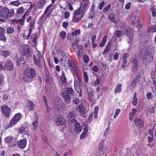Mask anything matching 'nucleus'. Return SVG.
Listing matches in <instances>:
<instances>
[{
    "label": "nucleus",
    "instance_id": "obj_48",
    "mask_svg": "<svg viewBox=\"0 0 156 156\" xmlns=\"http://www.w3.org/2000/svg\"><path fill=\"white\" fill-rule=\"evenodd\" d=\"M115 34L117 37H119L122 35V33L120 30H117L115 31Z\"/></svg>",
    "mask_w": 156,
    "mask_h": 156
},
{
    "label": "nucleus",
    "instance_id": "obj_34",
    "mask_svg": "<svg viewBox=\"0 0 156 156\" xmlns=\"http://www.w3.org/2000/svg\"><path fill=\"white\" fill-rule=\"evenodd\" d=\"M110 49V43L109 42L107 45L103 53L105 54L106 53H108Z\"/></svg>",
    "mask_w": 156,
    "mask_h": 156
},
{
    "label": "nucleus",
    "instance_id": "obj_53",
    "mask_svg": "<svg viewBox=\"0 0 156 156\" xmlns=\"http://www.w3.org/2000/svg\"><path fill=\"white\" fill-rule=\"evenodd\" d=\"M110 129V127L109 126H108L107 128L105 130L104 133V135L106 136L108 133Z\"/></svg>",
    "mask_w": 156,
    "mask_h": 156
},
{
    "label": "nucleus",
    "instance_id": "obj_45",
    "mask_svg": "<svg viewBox=\"0 0 156 156\" xmlns=\"http://www.w3.org/2000/svg\"><path fill=\"white\" fill-rule=\"evenodd\" d=\"M150 10L151 11L153 16V17L156 16V12L155 9L154 8L153 6H152L150 8Z\"/></svg>",
    "mask_w": 156,
    "mask_h": 156
},
{
    "label": "nucleus",
    "instance_id": "obj_13",
    "mask_svg": "<svg viewBox=\"0 0 156 156\" xmlns=\"http://www.w3.org/2000/svg\"><path fill=\"white\" fill-rule=\"evenodd\" d=\"M57 123L56 125H64L66 123L65 119L62 117L59 116L57 118L55 121Z\"/></svg>",
    "mask_w": 156,
    "mask_h": 156
},
{
    "label": "nucleus",
    "instance_id": "obj_59",
    "mask_svg": "<svg viewBox=\"0 0 156 156\" xmlns=\"http://www.w3.org/2000/svg\"><path fill=\"white\" fill-rule=\"evenodd\" d=\"M73 35L70 34H68L67 35V39L70 41H72L73 39Z\"/></svg>",
    "mask_w": 156,
    "mask_h": 156
},
{
    "label": "nucleus",
    "instance_id": "obj_31",
    "mask_svg": "<svg viewBox=\"0 0 156 156\" xmlns=\"http://www.w3.org/2000/svg\"><path fill=\"white\" fill-rule=\"evenodd\" d=\"M78 110L79 112L82 114L84 113L85 112L84 108L83 106L81 105H80L78 108Z\"/></svg>",
    "mask_w": 156,
    "mask_h": 156
},
{
    "label": "nucleus",
    "instance_id": "obj_50",
    "mask_svg": "<svg viewBox=\"0 0 156 156\" xmlns=\"http://www.w3.org/2000/svg\"><path fill=\"white\" fill-rule=\"evenodd\" d=\"M149 112L151 114H154V108L153 106L150 107L148 108Z\"/></svg>",
    "mask_w": 156,
    "mask_h": 156
},
{
    "label": "nucleus",
    "instance_id": "obj_32",
    "mask_svg": "<svg viewBox=\"0 0 156 156\" xmlns=\"http://www.w3.org/2000/svg\"><path fill=\"white\" fill-rule=\"evenodd\" d=\"M88 3V2H83L81 3L80 7L82 8L84 10H86L87 9V5Z\"/></svg>",
    "mask_w": 156,
    "mask_h": 156
},
{
    "label": "nucleus",
    "instance_id": "obj_20",
    "mask_svg": "<svg viewBox=\"0 0 156 156\" xmlns=\"http://www.w3.org/2000/svg\"><path fill=\"white\" fill-rule=\"evenodd\" d=\"M59 55L60 56L61 61H65L67 60V57L64 52L62 51H60L59 52Z\"/></svg>",
    "mask_w": 156,
    "mask_h": 156
},
{
    "label": "nucleus",
    "instance_id": "obj_26",
    "mask_svg": "<svg viewBox=\"0 0 156 156\" xmlns=\"http://www.w3.org/2000/svg\"><path fill=\"white\" fill-rule=\"evenodd\" d=\"M138 101V99L136 98V93L135 92L134 93L133 96L132 104L133 105H137Z\"/></svg>",
    "mask_w": 156,
    "mask_h": 156
},
{
    "label": "nucleus",
    "instance_id": "obj_11",
    "mask_svg": "<svg viewBox=\"0 0 156 156\" xmlns=\"http://www.w3.org/2000/svg\"><path fill=\"white\" fill-rule=\"evenodd\" d=\"M33 58L34 60L35 64L37 65L38 66H39L41 62L42 61L41 55L38 53L36 56L34 55Z\"/></svg>",
    "mask_w": 156,
    "mask_h": 156
},
{
    "label": "nucleus",
    "instance_id": "obj_51",
    "mask_svg": "<svg viewBox=\"0 0 156 156\" xmlns=\"http://www.w3.org/2000/svg\"><path fill=\"white\" fill-rule=\"evenodd\" d=\"M154 126H153L152 128L149 130V133L151 136H154L153 131L154 129Z\"/></svg>",
    "mask_w": 156,
    "mask_h": 156
},
{
    "label": "nucleus",
    "instance_id": "obj_7",
    "mask_svg": "<svg viewBox=\"0 0 156 156\" xmlns=\"http://www.w3.org/2000/svg\"><path fill=\"white\" fill-rule=\"evenodd\" d=\"M75 77V76H74ZM75 80H76L74 83V86L76 91L80 92L81 89L80 86L82 84V81L81 80L78 76H75Z\"/></svg>",
    "mask_w": 156,
    "mask_h": 156
},
{
    "label": "nucleus",
    "instance_id": "obj_43",
    "mask_svg": "<svg viewBox=\"0 0 156 156\" xmlns=\"http://www.w3.org/2000/svg\"><path fill=\"white\" fill-rule=\"evenodd\" d=\"M66 35V32L64 31H62L59 34L60 37H61L62 39H64L65 38Z\"/></svg>",
    "mask_w": 156,
    "mask_h": 156
},
{
    "label": "nucleus",
    "instance_id": "obj_52",
    "mask_svg": "<svg viewBox=\"0 0 156 156\" xmlns=\"http://www.w3.org/2000/svg\"><path fill=\"white\" fill-rule=\"evenodd\" d=\"M147 96L148 100L151 99L153 97V95L150 92H148L147 94Z\"/></svg>",
    "mask_w": 156,
    "mask_h": 156
},
{
    "label": "nucleus",
    "instance_id": "obj_8",
    "mask_svg": "<svg viewBox=\"0 0 156 156\" xmlns=\"http://www.w3.org/2000/svg\"><path fill=\"white\" fill-rule=\"evenodd\" d=\"M23 53L26 57H30L32 54V51L28 45H25L23 46Z\"/></svg>",
    "mask_w": 156,
    "mask_h": 156
},
{
    "label": "nucleus",
    "instance_id": "obj_14",
    "mask_svg": "<svg viewBox=\"0 0 156 156\" xmlns=\"http://www.w3.org/2000/svg\"><path fill=\"white\" fill-rule=\"evenodd\" d=\"M138 68V61L136 58L134 59L132 62V69L133 72L137 70Z\"/></svg>",
    "mask_w": 156,
    "mask_h": 156
},
{
    "label": "nucleus",
    "instance_id": "obj_47",
    "mask_svg": "<svg viewBox=\"0 0 156 156\" xmlns=\"http://www.w3.org/2000/svg\"><path fill=\"white\" fill-rule=\"evenodd\" d=\"M83 61L85 63H87L89 60V58L87 55H84L83 57Z\"/></svg>",
    "mask_w": 156,
    "mask_h": 156
},
{
    "label": "nucleus",
    "instance_id": "obj_17",
    "mask_svg": "<svg viewBox=\"0 0 156 156\" xmlns=\"http://www.w3.org/2000/svg\"><path fill=\"white\" fill-rule=\"evenodd\" d=\"M134 122L136 126L139 128L141 127L144 126L143 121L141 119H134Z\"/></svg>",
    "mask_w": 156,
    "mask_h": 156
},
{
    "label": "nucleus",
    "instance_id": "obj_56",
    "mask_svg": "<svg viewBox=\"0 0 156 156\" xmlns=\"http://www.w3.org/2000/svg\"><path fill=\"white\" fill-rule=\"evenodd\" d=\"M129 55L127 53H125L122 56V60H126V59L128 58L129 57Z\"/></svg>",
    "mask_w": 156,
    "mask_h": 156
},
{
    "label": "nucleus",
    "instance_id": "obj_33",
    "mask_svg": "<svg viewBox=\"0 0 156 156\" xmlns=\"http://www.w3.org/2000/svg\"><path fill=\"white\" fill-rule=\"evenodd\" d=\"M65 91L67 92V93H69L70 94H72L74 92L73 89L70 87L65 88Z\"/></svg>",
    "mask_w": 156,
    "mask_h": 156
},
{
    "label": "nucleus",
    "instance_id": "obj_57",
    "mask_svg": "<svg viewBox=\"0 0 156 156\" xmlns=\"http://www.w3.org/2000/svg\"><path fill=\"white\" fill-rule=\"evenodd\" d=\"M105 3V2L103 1L100 4L98 7V9H99L101 10L102 9L104 6Z\"/></svg>",
    "mask_w": 156,
    "mask_h": 156
},
{
    "label": "nucleus",
    "instance_id": "obj_29",
    "mask_svg": "<svg viewBox=\"0 0 156 156\" xmlns=\"http://www.w3.org/2000/svg\"><path fill=\"white\" fill-rule=\"evenodd\" d=\"M27 106L29 109L30 110L33 109L34 107V105L33 102L30 101H28Z\"/></svg>",
    "mask_w": 156,
    "mask_h": 156
},
{
    "label": "nucleus",
    "instance_id": "obj_41",
    "mask_svg": "<svg viewBox=\"0 0 156 156\" xmlns=\"http://www.w3.org/2000/svg\"><path fill=\"white\" fill-rule=\"evenodd\" d=\"M76 116L75 112H68L67 116L69 118L74 117Z\"/></svg>",
    "mask_w": 156,
    "mask_h": 156
},
{
    "label": "nucleus",
    "instance_id": "obj_23",
    "mask_svg": "<svg viewBox=\"0 0 156 156\" xmlns=\"http://www.w3.org/2000/svg\"><path fill=\"white\" fill-rule=\"evenodd\" d=\"M25 9L22 7L19 8L17 10L16 14L18 16L23 15L25 13Z\"/></svg>",
    "mask_w": 156,
    "mask_h": 156
},
{
    "label": "nucleus",
    "instance_id": "obj_61",
    "mask_svg": "<svg viewBox=\"0 0 156 156\" xmlns=\"http://www.w3.org/2000/svg\"><path fill=\"white\" fill-rule=\"evenodd\" d=\"M108 18L109 19V20L110 21H111L113 23H115V18L114 17H112L110 16H108Z\"/></svg>",
    "mask_w": 156,
    "mask_h": 156
},
{
    "label": "nucleus",
    "instance_id": "obj_64",
    "mask_svg": "<svg viewBox=\"0 0 156 156\" xmlns=\"http://www.w3.org/2000/svg\"><path fill=\"white\" fill-rule=\"evenodd\" d=\"M70 15V13L67 11L65 12L64 13V17L65 18L67 19L69 18Z\"/></svg>",
    "mask_w": 156,
    "mask_h": 156
},
{
    "label": "nucleus",
    "instance_id": "obj_36",
    "mask_svg": "<svg viewBox=\"0 0 156 156\" xmlns=\"http://www.w3.org/2000/svg\"><path fill=\"white\" fill-rule=\"evenodd\" d=\"M99 108L98 106H96L95 107L94 110V118L96 119L98 117V114Z\"/></svg>",
    "mask_w": 156,
    "mask_h": 156
},
{
    "label": "nucleus",
    "instance_id": "obj_2",
    "mask_svg": "<svg viewBox=\"0 0 156 156\" xmlns=\"http://www.w3.org/2000/svg\"><path fill=\"white\" fill-rule=\"evenodd\" d=\"M15 15L13 9H9L6 7H3L0 9V17L4 19H8L13 17Z\"/></svg>",
    "mask_w": 156,
    "mask_h": 156
},
{
    "label": "nucleus",
    "instance_id": "obj_63",
    "mask_svg": "<svg viewBox=\"0 0 156 156\" xmlns=\"http://www.w3.org/2000/svg\"><path fill=\"white\" fill-rule=\"evenodd\" d=\"M1 37L0 38V40L1 41H2L4 42H5L6 41V38L5 36V34H3V35H2L1 36H0Z\"/></svg>",
    "mask_w": 156,
    "mask_h": 156
},
{
    "label": "nucleus",
    "instance_id": "obj_30",
    "mask_svg": "<svg viewBox=\"0 0 156 156\" xmlns=\"http://www.w3.org/2000/svg\"><path fill=\"white\" fill-rule=\"evenodd\" d=\"M32 29L31 28H30L28 34L27 35H26L25 34H23V37L25 38V39L28 40L30 36V33L32 32Z\"/></svg>",
    "mask_w": 156,
    "mask_h": 156
},
{
    "label": "nucleus",
    "instance_id": "obj_1",
    "mask_svg": "<svg viewBox=\"0 0 156 156\" xmlns=\"http://www.w3.org/2000/svg\"><path fill=\"white\" fill-rule=\"evenodd\" d=\"M36 76L35 71L33 68H27L24 71L23 80L24 81L30 82Z\"/></svg>",
    "mask_w": 156,
    "mask_h": 156
},
{
    "label": "nucleus",
    "instance_id": "obj_28",
    "mask_svg": "<svg viewBox=\"0 0 156 156\" xmlns=\"http://www.w3.org/2000/svg\"><path fill=\"white\" fill-rule=\"evenodd\" d=\"M122 84H119L115 87V93H119L121 91V87Z\"/></svg>",
    "mask_w": 156,
    "mask_h": 156
},
{
    "label": "nucleus",
    "instance_id": "obj_58",
    "mask_svg": "<svg viewBox=\"0 0 156 156\" xmlns=\"http://www.w3.org/2000/svg\"><path fill=\"white\" fill-rule=\"evenodd\" d=\"M84 76L85 81L86 82H88V77L87 74V73L86 72H84Z\"/></svg>",
    "mask_w": 156,
    "mask_h": 156
},
{
    "label": "nucleus",
    "instance_id": "obj_25",
    "mask_svg": "<svg viewBox=\"0 0 156 156\" xmlns=\"http://www.w3.org/2000/svg\"><path fill=\"white\" fill-rule=\"evenodd\" d=\"M15 30L13 27H8L6 29V33L9 34H12L14 32Z\"/></svg>",
    "mask_w": 156,
    "mask_h": 156
},
{
    "label": "nucleus",
    "instance_id": "obj_35",
    "mask_svg": "<svg viewBox=\"0 0 156 156\" xmlns=\"http://www.w3.org/2000/svg\"><path fill=\"white\" fill-rule=\"evenodd\" d=\"M78 42L79 41L77 40H76L74 42L72 43V47L74 49H76L77 48Z\"/></svg>",
    "mask_w": 156,
    "mask_h": 156
},
{
    "label": "nucleus",
    "instance_id": "obj_9",
    "mask_svg": "<svg viewBox=\"0 0 156 156\" xmlns=\"http://www.w3.org/2000/svg\"><path fill=\"white\" fill-rule=\"evenodd\" d=\"M1 110L2 113L7 117L10 116V113L11 111L10 108L6 105H2L1 107Z\"/></svg>",
    "mask_w": 156,
    "mask_h": 156
},
{
    "label": "nucleus",
    "instance_id": "obj_15",
    "mask_svg": "<svg viewBox=\"0 0 156 156\" xmlns=\"http://www.w3.org/2000/svg\"><path fill=\"white\" fill-rule=\"evenodd\" d=\"M27 143V140L25 139L20 140L17 142L18 146L20 148L23 149L26 146Z\"/></svg>",
    "mask_w": 156,
    "mask_h": 156
},
{
    "label": "nucleus",
    "instance_id": "obj_49",
    "mask_svg": "<svg viewBox=\"0 0 156 156\" xmlns=\"http://www.w3.org/2000/svg\"><path fill=\"white\" fill-rule=\"evenodd\" d=\"M111 5L108 4L106 7H105L103 9V11L104 12H106L110 9Z\"/></svg>",
    "mask_w": 156,
    "mask_h": 156
},
{
    "label": "nucleus",
    "instance_id": "obj_19",
    "mask_svg": "<svg viewBox=\"0 0 156 156\" xmlns=\"http://www.w3.org/2000/svg\"><path fill=\"white\" fill-rule=\"evenodd\" d=\"M83 17L80 16H77L73 15L71 22L73 23H78L81 20Z\"/></svg>",
    "mask_w": 156,
    "mask_h": 156
},
{
    "label": "nucleus",
    "instance_id": "obj_62",
    "mask_svg": "<svg viewBox=\"0 0 156 156\" xmlns=\"http://www.w3.org/2000/svg\"><path fill=\"white\" fill-rule=\"evenodd\" d=\"M100 79L99 78H97L94 81V85L95 86L98 85L100 82Z\"/></svg>",
    "mask_w": 156,
    "mask_h": 156
},
{
    "label": "nucleus",
    "instance_id": "obj_39",
    "mask_svg": "<svg viewBox=\"0 0 156 156\" xmlns=\"http://www.w3.org/2000/svg\"><path fill=\"white\" fill-rule=\"evenodd\" d=\"M37 120H36V121L33 123V125L34 127V129L35 130L37 129L38 128V122H37V120L38 119L37 117Z\"/></svg>",
    "mask_w": 156,
    "mask_h": 156
},
{
    "label": "nucleus",
    "instance_id": "obj_42",
    "mask_svg": "<svg viewBox=\"0 0 156 156\" xmlns=\"http://www.w3.org/2000/svg\"><path fill=\"white\" fill-rule=\"evenodd\" d=\"M96 90L97 92V95L98 96V98L100 96V95H101L102 94V91H101V89L98 87H97V88Z\"/></svg>",
    "mask_w": 156,
    "mask_h": 156
},
{
    "label": "nucleus",
    "instance_id": "obj_4",
    "mask_svg": "<svg viewBox=\"0 0 156 156\" xmlns=\"http://www.w3.org/2000/svg\"><path fill=\"white\" fill-rule=\"evenodd\" d=\"M21 117V113H18L16 114L11 120L10 122V124L5 126V129H7L8 128L13 126L20 120Z\"/></svg>",
    "mask_w": 156,
    "mask_h": 156
},
{
    "label": "nucleus",
    "instance_id": "obj_16",
    "mask_svg": "<svg viewBox=\"0 0 156 156\" xmlns=\"http://www.w3.org/2000/svg\"><path fill=\"white\" fill-rule=\"evenodd\" d=\"M46 3V1L44 0H40L36 3V6L38 9H41Z\"/></svg>",
    "mask_w": 156,
    "mask_h": 156
},
{
    "label": "nucleus",
    "instance_id": "obj_10",
    "mask_svg": "<svg viewBox=\"0 0 156 156\" xmlns=\"http://www.w3.org/2000/svg\"><path fill=\"white\" fill-rule=\"evenodd\" d=\"M139 80V76L138 75L130 83L128 87V89L129 90H131L132 88L135 87L136 85Z\"/></svg>",
    "mask_w": 156,
    "mask_h": 156
},
{
    "label": "nucleus",
    "instance_id": "obj_3",
    "mask_svg": "<svg viewBox=\"0 0 156 156\" xmlns=\"http://www.w3.org/2000/svg\"><path fill=\"white\" fill-rule=\"evenodd\" d=\"M154 54V50L152 47H149L146 51L143 61L147 65L152 60Z\"/></svg>",
    "mask_w": 156,
    "mask_h": 156
},
{
    "label": "nucleus",
    "instance_id": "obj_24",
    "mask_svg": "<svg viewBox=\"0 0 156 156\" xmlns=\"http://www.w3.org/2000/svg\"><path fill=\"white\" fill-rule=\"evenodd\" d=\"M10 51L9 50H4L2 52V55L5 58L10 55Z\"/></svg>",
    "mask_w": 156,
    "mask_h": 156
},
{
    "label": "nucleus",
    "instance_id": "obj_27",
    "mask_svg": "<svg viewBox=\"0 0 156 156\" xmlns=\"http://www.w3.org/2000/svg\"><path fill=\"white\" fill-rule=\"evenodd\" d=\"M62 95L66 101H68L71 98L69 96V94L67 93L63 92L62 94Z\"/></svg>",
    "mask_w": 156,
    "mask_h": 156
},
{
    "label": "nucleus",
    "instance_id": "obj_55",
    "mask_svg": "<svg viewBox=\"0 0 156 156\" xmlns=\"http://www.w3.org/2000/svg\"><path fill=\"white\" fill-rule=\"evenodd\" d=\"M5 34V29L0 27V36H1L2 35H3Z\"/></svg>",
    "mask_w": 156,
    "mask_h": 156
},
{
    "label": "nucleus",
    "instance_id": "obj_40",
    "mask_svg": "<svg viewBox=\"0 0 156 156\" xmlns=\"http://www.w3.org/2000/svg\"><path fill=\"white\" fill-rule=\"evenodd\" d=\"M78 9L79 10V12L81 16L83 17L85 13V12H84L85 10L83 9L80 7Z\"/></svg>",
    "mask_w": 156,
    "mask_h": 156
},
{
    "label": "nucleus",
    "instance_id": "obj_18",
    "mask_svg": "<svg viewBox=\"0 0 156 156\" xmlns=\"http://www.w3.org/2000/svg\"><path fill=\"white\" fill-rule=\"evenodd\" d=\"M38 38V37L34 34H32L31 35L30 38V41L32 42L34 45L37 44V40Z\"/></svg>",
    "mask_w": 156,
    "mask_h": 156
},
{
    "label": "nucleus",
    "instance_id": "obj_21",
    "mask_svg": "<svg viewBox=\"0 0 156 156\" xmlns=\"http://www.w3.org/2000/svg\"><path fill=\"white\" fill-rule=\"evenodd\" d=\"M93 91L91 90L90 91L88 92V99L90 102H93L94 100Z\"/></svg>",
    "mask_w": 156,
    "mask_h": 156
},
{
    "label": "nucleus",
    "instance_id": "obj_54",
    "mask_svg": "<svg viewBox=\"0 0 156 156\" xmlns=\"http://www.w3.org/2000/svg\"><path fill=\"white\" fill-rule=\"evenodd\" d=\"M24 62L23 61V59L22 58H21L19 60L17 61V63L18 64H22L23 66H24Z\"/></svg>",
    "mask_w": 156,
    "mask_h": 156
},
{
    "label": "nucleus",
    "instance_id": "obj_6",
    "mask_svg": "<svg viewBox=\"0 0 156 156\" xmlns=\"http://www.w3.org/2000/svg\"><path fill=\"white\" fill-rule=\"evenodd\" d=\"M5 141L7 143L10 147H14L16 145V141L12 136H9L7 137L5 139Z\"/></svg>",
    "mask_w": 156,
    "mask_h": 156
},
{
    "label": "nucleus",
    "instance_id": "obj_46",
    "mask_svg": "<svg viewBox=\"0 0 156 156\" xmlns=\"http://www.w3.org/2000/svg\"><path fill=\"white\" fill-rule=\"evenodd\" d=\"M106 41V37H105L102 41L100 43V47H102L104 46Z\"/></svg>",
    "mask_w": 156,
    "mask_h": 156
},
{
    "label": "nucleus",
    "instance_id": "obj_37",
    "mask_svg": "<svg viewBox=\"0 0 156 156\" xmlns=\"http://www.w3.org/2000/svg\"><path fill=\"white\" fill-rule=\"evenodd\" d=\"M21 3V2L19 0H17L12 2L10 4L15 6H18L20 5Z\"/></svg>",
    "mask_w": 156,
    "mask_h": 156
},
{
    "label": "nucleus",
    "instance_id": "obj_22",
    "mask_svg": "<svg viewBox=\"0 0 156 156\" xmlns=\"http://www.w3.org/2000/svg\"><path fill=\"white\" fill-rule=\"evenodd\" d=\"M74 127L77 133H80L81 131L82 127L78 122L75 123Z\"/></svg>",
    "mask_w": 156,
    "mask_h": 156
},
{
    "label": "nucleus",
    "instance_id": "obj_60",
    "mask_svg": "<svg viewBox=\"0 0 156 156\" xmlns=\"http://www.w3.org/2000/svg\"><path fill=\"white\" fill-rule=\"evenodd\" d=\"M61 79L63 83H65L66 82V80L65 75H62L61 76Z\"/></svg>",
    "mask_w": 156,
    "mask_h": 156
},
{
    "label": "nucleus",
    "instance_id": "obj_12",
    "mask_svg": "<svg viewBox=\"0 0 156 156\" xmlns=\"http://www.w3.org/2000/svg\"><path fill=\"white\" fill-rule=\"evenodd\" d=\"M4 67L7 70H12L13 68V66L12 62L10 60H8L5 63Z\"/></svg>",
    "mask_w": 156,
    "mask_h": 156
},
{
    "label": "nucleus",
    "instance_id": "obj_38",
    "mask_svg": "<svg viewBox=\"0 0 156 156\" xmlns=\"http://www.w3.org/2000/svg\"><path fill=\"white\" fill-rule=\"evenodd\" d=\"M5 77V76L3 74L0 73V86L2 85Z\"/></svg>",
    "mask_w": 156,
    "mask_h": 156
},
{
    "label": "nucleus",
    "instance_id": "obj_5",
    "mask_svg": "<svg viewBox=\"0 0 156 156\" xmlns=\"http://www.w3.org/2000/svg\"><path fill=\"white\" fill-rule=\"evenodd\" d=\"M68 67L72 72V73L74 76H77L78 74V67L76 65L74 61L73 60H69L68 61Z\"/></svg>",
    "mask_w": 156,
    "mask_h": 156
},
{
    "label": "nucleus",
    "instance_id": "obj_44",
    "mask_svg": "<svg viewBox=\"0 0 156 156\" xmlns=\"http://www.w3.org/2000/svg\"><path fill=\"white\" fill-rule=\"evenodd\" d=\"M80 33V29H77L72 33L73 35L77 36L79 35Z\"/></svg>",
    "mask_w": 156,
    "mask_h": 156
}]
</instances>
